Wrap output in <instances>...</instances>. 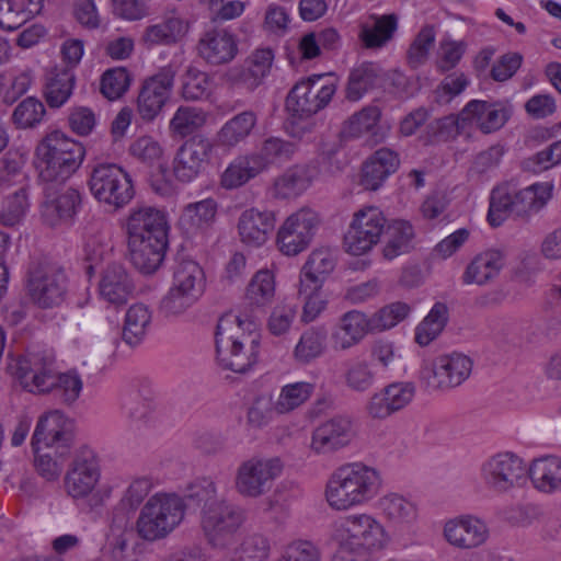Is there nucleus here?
<instances>
[{
    "mask_svg": "<svg viewBox=\"0 0 561 561\" xmlns=\"http://www.w3.org/2000/svg\"><path fill=\"white\" fill-rule=\"evenodd\" d=\"M309 184L305 170L293 168L275 180L273 195L283 199L293 198L306 191Z\"/></svg>",
    "mask_w": 561,
    "mask_h": 561,
    "instance_id": "nucleus-58",
    "label": "nucleus"
},
{
    "mask_svg": "<svg viewBox=\"0 0 561 561\" xmlns=\"http://www.w3.org/2000/svg\"><path fill=\"white\" fill-rule=\"evenodd\" d=\"M100 481L101 466L96 454L90 448H81L68 465L64 477L65 492L87 512H95L112 496V488L101 485Z\"/></svg>",
    "mask_w": 561,
    "mask_h": 561,
    "instance_id": "nucleus-4",
    "label": "nucleus"
},
{
    "mask_svg": "<svg viewBox=\"0 0 561 561\" xmlns=\"http://www.w3.org/2000/svg\"><path fill=\"white\" fill-rule=\"evenodd\" d=\"M73 442L71 421L59 410L43 414L36 424L31 445L34 451L39 445L61 449L60 456L66 455Z\"/></svg>",
    "mask_w": 561,
    "mask_h": 561,
    "instance_id": "nucleus-20",
    "label": "nucleus"
},
{
    "mask_svg": "<svg viewBox=\"0 0 561 561\" xmlns=\"http://www.w3.org/2000/svg\"><path fill=\"white\" fill-rule=\"evenodd\" d=\"M371 23L360 26L359 38L367 48L385 46L398 28V16L394 13L370 15Z\"/></svg>",
    "mask_w": 561,
    "mask_h": 561,
    "instance_id": "nucleus-43",
    "label": "nucleus"
},
{
    "mask_svg": "<svg viewBox=\"0 0 561 561\" xmlns=\"http://www.w3.org/2000/svg\"><path fill=\"white\" fill-rule=\"evenodd\" d=\"M448 321V308L443 302H436L428 314L415 329V342L421 346L428 345L444 330Z\"/></svg>",
    "mask_w": 561,
    "mask_h": 561,
    "instance_id": "nucleus-53",
    "label": "nucleus"
},
{
    "mask_svg": "<svg viewBox=\"0 0 561 561\" xmlns=\"http://www.w3.org/2000/svg\"><path fill=\"white\" fill-rule=\"evenodd\" d=\"M257 163L251 153L234 158L220 175V185L226 190H236L260 175Z\"/></svg>",
    "mask_w": 561,
    "mask_h": 561,
    "instance_id": "nucleus-46",
    "label": "nucleus"
},
{
    "mask_svg": "<svg viewBox=\"0 0 561 561\" xmlns=\"http://www.w3.org/2000/svg\"><path fill=\"white\" fill-rule=\"evenodd\" d=\"M335 266V257L329 249H316L309 255L300 273L302 291L320 290L324 278Z\"/></svg>",
    "mask_w": 561,
    "mask_h": 561,
    "instance_id": "nucleus-37",
    "label": "nucleus"
},
{
    "mask_svg": "<svg viewBox=\"0 0 561 561\" xmlns=\"http://www.w3.org/2000/svg\"><path fill=\"white\" fill-rule=\"evenodd\" d=\"M50 186L45 187V201L42 204V217L49 226L71 220L81 205V195L78 190L68 187L54 196Z\"/></svg>",
    "mask_w": 561,
    "mask_h": 561,
    "instance_id": "nucleus-29",
    "label": "nucleus"
},
{
    "mask_svg": "<svg viewBox=\"0 0 561 561\" xmlns=\"http://www.w3.org/2000/svg\"><path fill=\"white\" fill-rule=\"evenodd\" d=\"M217 203L213 198H206L196 203L187 204L179 218L182 228L187 231L203 230L208 228L216 218Z\"/></svg>",
    "mask_w": 561,
    "mask_h": 561,
    "instance_id": "nucleus-47",
    "label": "nucleus"
},
{
    "mask_svg": "<svg viewBox=\"0 0 561 561\" xmlns=\"http://www.w3.org/2000/svg\"><path fill=\"white\" fill-rule=\"evenodd\" d=\"M130 84V76L126 68L116 67L106 70L101 80L102 94L111 100L119 99L128 90Z\"/></svg>",
    "mask_w": 561,
    "mask_h": 561,
    "instance_id": "nucleus-61",
    "label": "nucleus"
},
{
    "mask_svg": "<svg viewBox=\"0 0 561 561\" xmlns=\"http://www.w3.org/2000/svg\"><path fill=\"white\" fill-rule=\"evenodd\" d=\"M45 114L42 102L26 98L13 111L12 121L18 128H30L38 124Z\"/></svg>",
    "mask_w": 561,
    "mask_h": 561,
    "instance_id": "nucleus-63",
    "label": "nucleus"
},
{
    "mask_svg": "<svg viewBox=\"0 0 561 561\" xmlns=\"http://www.w3.org/2000/svg\"><path fill=\"white\" fill-rule=\"evenodd\" d=\"M552 185L535 183L526 188L511 193L507 186L492 190L488 211V221L492 227L501 226L506 218L529 220L539 213L551 198Z\"/></svg>",
    "mask_w": 561,
    "mask_h": 561,
    "instance_id": "nucleus-6",
    "label": "nucleus"
},
{
    "mask_svg": "<svg viewBox=\"0 0 561 561\" xmlns=\"http://www.w3.org/2000/svg\"><path fill=\"white\" fill-rule=\"evenodd\" d=\"M327 345L328 330L324 327H311L301 333L294 348V358L300 365H308L324 354Z\"/></svg>",
    "mask_w": 561,
    "mask_h": 561,
    "instance_id": "nucleus-44",
    "label": "nucleus"
},
{
    "mask_svg": "<svg viewBox=\"0 0 561 561\" xmlns=\"http://www.w3.org/2000/svg\"><path fill=\"white\" fill-rule=\"evenodd\" d=\"M528 468L517 455L503 451L489 457L481 466V479L494 494H508L524 485Z\"/></svg>",
    "mask_w": 561,
    "mask_h": 561,
    "instance_id": "nucleus-13",
    "label": "nucleus"
},
{
    "mask_svg": "<svg viewBox=\"0 0 561 561\" xmlns=\"http://www.w3.org/2000/svg\"><path fill=\"white\" fill-rule=\"evenodd\" d=\"M134 285L121 264L108 265L101 277L99 291L101 297L112 305H124L131 295Z\"/></svg>",
    "mask_w": 561,
    "mask_h": 561,
    "instance_id": "nucleus-34",
    "label": "nucleus"
},
{
    "mask_svg": "<svg viewBox=\"0 0 561 561\" xmlns=\"http://www.w3.org/2000/svg\"><path fill=\"white\" fill-rule=\"evenodd\" d=\"M414 396V383L392 382L370 397L367 412L374 419H386L409 405Z\"/></svg>",
    "mask_w": 561,
    "mask_h": 561,
    "instance_id": "nucleus-25",
    "label": "nucleus"
},
{
    "mask_svg": "<svg viewBox=\"0 0 561 561\" xmlns=\"http://www.w3.org/2000/svg\"><path fill=\"white\" fill-rule=\"evenodd\" d=\"M505 265L501 251L490 249L478 253L466 267L462 275L465 284L486 285L495 279Z\"/></svg>",
    "mask_w": 561,
    "mask_h": 561,
    "instance_id": "nucleus-33",
    "label": "nucleus"
},
{
    "mask_svg": "<svg viewBox=\"0 0 561 561\" xmlns=\"http://www.w3.org/2000/svg\"><path fill=\"white\" fill-rule=\"evenodd\" d=\"M377 371L365 359H347L344 363V385L354 392L368 391L376 381Z\"/></svg>",
    "mask_w": 561,
    "mask_h": 561,
    "instance_id": "nucleus-51",
    "label": "nucleus"
},
{
    "mask_svg": "<svg viewBox=\"0 0 561 561\" xmlns=\"http://www.w3.org/2000/svg\"><path fill=\"white\" fill-rule=\"evenodd\" d=\"M216 358L219 366L243 374L259 360L260 333L254 321L234 313L219 318L216 332Z\"/></svg>",
    "mask_w": 561,
    "mask_h": 561,
    "instance_id": "nucleus-2",
    "label": "nucleus"
},
{
    "mask_svg": "<svg viewBox=\"0 0 561 561\" xmlns=\"http://www.w3.org/2000/svg\"><path fill=\"white\" fill-rule=\"evenodd\" d=\"M275 291L274 274L268 270H261L250 280L245 298L252 306L265 307L273 301Z\"/></svg>",
    "mask_w": 561,
    "mask_h": 561,
    "instance_id": "nucleus-54",
    "label": "nucleus"
},
{
    "mask_svg": "<svg viewBox=\"0 0 561 561\" xmlns=\"http://www.w3.org/2000/svg\"><path fill=\"white\" fill-rule=\"evenodd\" d=\"M275 227V215L270 210L245 209L238 220L240 239L247 245L259 248L267 240Z\"/></svg>",
    "mask_w": 561,
    "mask_h": 561,
    "instance_id": "nucleus-28",
    "label": "nucleus"
},
{
    "mask_svg": "<svg viewBox=\"0 0 561 561\" xmlns=\"http://www.w3.org/2000/svg\"><path fill=\"white\" fill-rule=\"evenodd\" d=\"M27 209L28 201L26 190L20 188L4 199L0 219L5 226H14L21 221Z\"/></svg>",
    "mask_w": 561,
    "mask_h": 561,
    "instance_id": "nucleus-62",
    "label": "nucleus"
},
{
    "mask_svg": "<svg viewBox=\"0 0 561 561\" xmlns=\"http://www.w3.org/2000/svg\"><path fill=\"white\" fill-rule=\"evenodd\" d=\"M444 538L453 547L470 550L484 545L489 538V527L484 520L473 515H461L444 525Z\"/></svg>",
    "mask_w": 561,
    "mask_h": 561,
    "instance_id": "nucleus-24",
    "label": "nucleus"
},
{
    "mask_svg": "<svg viewBox=\"0 0 561 561\" xmlns=\"http://www.w3.org/2000/svg\"><path fill=\"white\" fill-rule=\"evenodd\" d=\"M127 241H142L168 238V221L165 215L149 205L131 207L122 225Z\"/></svg>",
    "mask_w": 561,
    "mask_h": 561,
    "instance_id": "nucleus-21",
    "label": "nucleus"
},
{
    "mask_svg": "<svg viewBox=\"0 0 561 561\" xmlns=\"http://www.w3.org/2000/svg\"><path fill=\"white\" fill-rule=\"evenodd\" d=\"M245 520L244 511L225 499L211 502L201 512V528L209 546L227 549Z\"/></svg>",
    "mask_w": 561,
    "mask_h": 561,
    "instance_id": "nucleus-10",
    "label": "nucleus"
},
{
    "mask_svg": "<svg viewBox=\"0 0 561 561\" xmlns=\"http://www.w3.org/2000/svg\"><path fill=\"white\" fill-rule=\"evenodd\" d=\"M297 151V145L293 141L267 137L255 152H251L262 173L271 167H280L291 160Z\"/></svg>",
    "mask_w": 561,
    "mask_h": 561,
    "instance_id": "nucleus-41",
    "label": "nucleus"
},
{
    "mask_svg": "<svg viewBox=\"0 0 561 561\" xmlns=\"http://www.w3.org/2000/svg\"><path fill=\"white\" fill-rule=\"evenodd\" d=\"M187 31L188 22L176 14H171L159 23L146 27L142 42L147 47L172 45L180 42Z\"/></svg>",
    "mask_w": 561,
    "mask_h": 561,
    "instance_id": "nucleus-39",
    "label": "nucleus"
},
{
    "mask_svg": "<svg viewBox=\"0 0 561 561\" xmlns=\"http://www.w3.org/2000/svg\"><path fill=\"white\" fill-rule=\"evenodd\" d=\"M197 51L207 64L218 66L230 62L236 57L238 44L227 30H210L199 38Z\"/></svg>",
    "mask_w": 561,
    "mask_h": 561,
    "instance_id": "nucleus-27",
    "label": "nucleus"
},
{
    "mask_svg": "<svg viewBox=\"0 0 561 561\" xmlns=\"http://www.w3.org/2000/svg\"><path fill=\"white\" fill-rule=\"evenodd\" d=\"M414 230L410 222L405 220H394L387 229V242L383 248V256L387 260L407 253L412 248Z\"/></svg>",
    "mask_w": 561,
    "mask_h": 561,
    "instance_id": "nucleus-52",
    "label": "nucleus"
},
{
    "mask_svg": "<svg viewBox=\"0 0 561 561\" xmlns=\"http://www.w3.org/2000/svg\"><path fill=\"white\" fill-rule=\"evenodd\" d=\"M76 75L70 68L55 67L47 72L44 84V98L51 108L65 105L72 95Z\"/></svg>",
    "mask_w": 561,
    "mask_h": 561,
    "instance_id": "nucleus-38",
    "label": "nucleus"
},
{
    "mask_svg": "<svg viewBox=\"0 0 561 561\" xmlns=\"http://www.w3.org/2000/svg\"><path fill=\"white\" fill-rule=\"evenodd\" d=\"M320 225L319 215L311 208H301L291 214L277 232V247L288 256L305 251Z\"/></svg>",
    "mask_w": 561,
    "mask_h": 561,
    "instance_id": "nucleus-17",
    "label": "nucleus"
},
{
    "mask_svg": "<svg viewBox=\"0 0 561 561\" xmlns=\"http://www.w3.org/2000/svg\"><path fill=\"white\" fill-rule=\"evenodd\" d=\"M91 194L100 202L115 209L125 207L134 197L130 175L118 164L96 163L88 181Z\"/></svg>",
    "mask_w": 561,
    "mask_h": 561,
    "instance_id": "nucleus-12",
    "label": "nucleus"
},
{
    "mask_svg": "<svg viewBox=\"0 0 561 561\" xmlns=\"http://www.w3.org/2000/svg\"><path fill=\"white\" fill-rule=\"evenodd\" d=\"M331 536L339 548L358 551L359 556L381 551L390 541L381 522L367 513L350 514L339 518L332 525Z\"/></svg>",
    "mask_w": 561,
    "mask_h": 561,
    "instance_id": "nucleus-7",
    "label": "nucleus"
},
{
    "mask_svg": "<svg viewBox=\"0 0 561 561\" xmlns=\"http://www.w3.org/2000/svg\"><path fill=\"white\" fill-rule=\"evenodd\" d=\"M322 75L301 80L286 99V110L296 117L311 116L325 107L335 93L333 83L321 84Z\"/></svg>",
    "mask_w": 561,
    "mask_h": 561,
    "instance_id": "nucleus-18",
    "label": "nucleus"
},
{
    "mask_svg": "<svg viewBox=\"0 0 561 561\" xmlns=\"http://www.w3.org/2000/svg\"><path fill=\"white\" fill-rule=\"evenodd\" d=\"M385 226L386 218L379 208L368 206L357 210L344 236L346 252L352 255L369 252L380 241Z\"/></svg>",
    "mask_w": 561,
    "mask_h": 561,
    "instance_id": "nucleus-16",
    "label": "nucleus"
},
{
    "mask_svg": "<svg viewBox=\"0 0 561 561\" xmlns=\"http://www.w3.org/2000/svg\"><path fill=\"white\" fill-rule=\"evenodd\" d=\"M207 121V113L196 106H180L170 121V130L181 137H186L203 127Z\"/></svg>",
    "mask_w": 561,
    "mask_h": 561,
    "instance_id": "nucleus-55",
    "label": "nucleus"
},
{
    "mask_svg": "<svg viewBox=\"0 0 561 561\" xmlns=\"http://www.w3.org/2000/svg\"><path fill=\"white\" fill-rule=\"evenodd\" d=\"M131 264L142 274H153L161 266L168 248V238L127 241Z\"/></svg>",
    "mask_w": 561,
    "mask_h": 561,
    "instance_id": "nucleus-32",
    "label": "nucleus"
},
{
    "mask_svg": "<svg viewBox=\"0 0 561 561\" xmlns=\"http://www.w3.org/2000/svg\"><path fill=\"white\" fill-rule=\"evenodd\" d=\"M268 554L270 543L267 538L262 535H252L234 549L231 561H265Z\"/></svg>",
    "mask_w": 561,
    "mask_h": 561,
    "instance_id": "nucleus-59",
    "label": "nucleus"
},
{
    "mask_svg": "<svg viewBox=\"0 0 561 561\" xmlns=\"http://www.w3.org/2000/svg\"><path fill=\"white\" fill-rule=\"evenodd\" d=\"M528 474L538 491L547 494L561 491L560 457L545 456L533 460Z\"/></svg>",
    "mask_w": 561,
    "mask_h": 561,
    "instance_id": "nucleus-40",
    "label": "nucleus"
},
{
    "mask_svg": "<svg viewBox=\"0 0 561 561\" xmlns=\"http://www.w3.org/2000/svg\"><path fill=\"white\" fill-rule=\"evenodd\" d=\"M462 121L476 124L484 134L500 129L507 121V112L500 104L472 100L462 110Z\"/></svg>",
    "mask_w": 561,
    "mask_h": 561,
    "instance_id": "nucleus-35",
    "label": "nucleus"
},
{
    "mask_svg": "<svg viewBox=\"0 0 561 561\" xmlns=\"http://www.w3.org/2000/svg\"><path fill=\"white\" fill-rule=\"evenodd\" d=\"M382 486L380 472L363 462L336 468L329 477L324 496L334 511L363 506L377 496Z\"/></svg>",
    "mask_w": 561,
    "mask_h": 561,
    "instance_id": "nucleus-3",
    "label": "nucleus"
},
{
    "mask_svg": "<svg viewBox=\"0 0 561 561\" xmlns=\"http://www.w3.org/2000/svg\"><path fill=\"white\" fill-rule=\"evenodd\" d=\"M257 122L256 114L244 111L227 121L217 133V142L222 147L232 148L245 140Z\"/></svg>",
    "mask_w": 561,
    "mask_h": 561,
    "instance_id": "nucleus-45",
    "label": "nucleus"
},
{
    "mask_svg": "<svg viewBox=\"0 0 561 561\" xmlns=\"http://www.w3.org/2000/svg\"><path fill=\"white\" fill-rule=\"evenodd\" d=\"M152 312L145 304L131 305L126 313L122 330V339L129 346L139 345L149 332Z\"/></svg>",
    "mask_w": 561,
    "mask_h": 561,
    "instance_id": "nucleus-42",
    "label": "nucleus"
},
{
    "mask_svg": "<svg viewBox=\"0 0 561 561\" xmlns=\"http://www.w3.org/2000/svg\"><path fill=\"white\" fill-rule=\"evenodd\" d=\"M209 76L194 66H188L181 76L180 94L186 101H198L209 94Z\"/></svg>",
    "mask_w": 561,
    "mask_h": 561,
    "instance_id": "nucleus-57",
    "label": "nucleus"
},
{
    "mask_svg": "<svg viewBox=\"0 0 561 561\" xmlns=\"http://www.w3.org/2000/svg\"><path fill=\"white\" fill-rule=\"evenodd\" d=\"M400 160L396 151L380 148L364 163L360 184L365 190H378L386 179L399 168Z\"/></svg>",
    "mask_w": 561,
    "mask_h": 561,
    "instance_id": "nucleus-31",
    "label": "nucleus"
},
{
    "mask_svg": "<svg viewBox=\"0 0 561 561\" xmlns=\"http://www.w3.org/2000/svg\"><path fill=\"white\" fill-rule=\"evenodd\" d=\"M26 288L31 300L39 308L60 306L67 295V277L61 268L50 263H32Z\"/></svg>",
    "mask_w": 561,
    "mask_h": 561,
    "instance_id": "nucleus-15",
    "label": "nucleus"
},
{
    "mask_svg": "<svg viewBox=\"0 0 561 561\" xmlns=\"http://www.w3.org/2000/svg\"><path fill=\"white\" fill-rule=\"evenodd\" d=\"M154 407L152 398L140 391L128 393L124 398L122 405L126 417L130 422V426H135L136 428H139L149 421Z\"/></svg>",
    "mask_w": 561,
    "mask_h": 561,
    "instance_id": "nucleus-56",
    "label": "nucleus"
},
{
    "mask_svg": "<svg viewBox=\"0 0 561 561\" xmlns=\"http://www.w3.org/2000/svg\"><path fill=\"white\" fill-rule=\"evenodd\" d=\"M369 330H373V322L365 313L357 310L344 313L331 335L334 350H350L357 345Z\"/></svg>",
    "mask_w": 561,
    "mask_h": 561,
    "instance_id": "nucleus-30",
    "label": "nucleus"
},
{
    "mask_svg": "<svg viewBox=\"0 0 561 561\" xmlns=\"http://www.w3.org/2000/svg\"><path fill=\"white\" fill-rule=\"evenodd\" d=\"M213 148L211 140L206 137L193 136L187 139L173 159L174 176L183 183L196 179L209 161Z\"/></svg>",
    "mask_w": 561,
    "mask_h": 561,
    "instance_id": "nucleus-22",
    "label": "nucleus"
},
{
    "mask_svg": "<svg viewBox=\"0 0 561 561\" xmlns=\"http://www.w3.org/2000/svg\"><path fill=\"white\" fill-rule=\"evenodd\" d=\"M472 370L470 357L453 353L437 357L431 367L422 370V380L431 390H447L460 386Z\"/></svg>",
    "mask_w": 561,
    "mask_h": 561,
    "instance_id": "nucleus-19",
    "label": "nucleus"
},
{
    "mask_svg": "<svg viewBox=\"0 0 561 561\" xmlns=\"http://www.w3.org/2000/svg\"><path fill=\"white\" fill-rule=\"evenodd\" d=\"M274 54L270 48L254 50L243 62L227 72L228 80L253 91L268 76Z\"/></svg>",
    "mask_w": 561,
    "mask_h": 561,
    "instance_id": "nucleus-26",
    "label": "nucleus"
},
{
    "mask_svg": "<svg viewBox=\"0 0 561 561\" xmlns=\"http://www.w3.org/2000/svg\"><path fill=\"white\" fill-rule=\"evenodd\" d=\"M283 470L284 462L279 457L251 456L236 469V492L245 499H259L272 490Z\"/></svg>",
    "mask_w": 561,
    "mask_h": 561,
    "instance_id": "nucleus-11",
    "label": "nucleus"
},
{
    "mask_svg": "<svg viewBox=\"0 0 561 561\" xmlns=\"http://www.w3.org/2000/svg\"><path fill=\"white\" fill-rule=\"evenodd\" d=\"M35 156L39 180L48 185L61 184L80 168L85 149L62 131L53 130L39 141Z\"/></svg>",
    "mask_w": 561,
    "mask_h": 561,
    "instance_id": "nucleus-5",
    "label": "nucleus"
},
{
    "mask_svg": "<svg viewBox=\"0 0 561 561\" xmlns=\"http://www.w3.org/2000/svg\"><path fill=\"white\" fill-rule=\"evenodd\" d=\"M180 69L181 61L172 59L144 80L137 98V113L144 121L151 122L162 112Z\"/></svg>",
    "mask_w": 561,
    "mask_h": 561,
    "instance_id": "nucleus-14",
    "label": "nucleus"
},
{
    "mask_svg": "<svg viewBox=\"0 0 561 561\" xmlns=\"http://www.w3.org/2000/svg\"><path fill=\"white\" fill-rule=\"evenodd\" d=\"M206 277L199 264L185 259L176 263L171 287L160 301V311L165 317L183 314L204 294Z\"/></svg>",
    "mask_w": 561,
    "mask_h": 561,
    "instance_id": "nucleus-9",
    "label": "nucleus"
},
{
    "mask_svg": "<svg viewBox=\"0 0 561 561\" xmlns=\"http://www.w3.org/2000/svg\"><path fill=\"white\" fill-rule=\"evenodd\" d=\"M320 549L309 540L297 539L283 549L277 561H320Z\"/></svg>",
    "mask_w": 561,
    "mask_h": 561,
    "instance_id": "nucleus-64",
    "label": "nucleus"
},
{
    "mask_svg": "<svg viewBox=\"0 0 561 561\" xmlns=\"http://www.w3.org/2000/svg\"><path fill=\"white\" fill-rule=\"evenodd\" d=\"M378 81L379 67L373 62H363L350 72L346 99L352 102L359 101L377 85Z\"/></svg>",
    "mask_w": 561,
    "mask_h": 561,
    "instance_id": "nucleus-48",
    "label": "nucleus"
},
{
    "mask_svg": "<svg viewBox=\"0 0 561 561\" xmlns=\"http://www.w3.org/2000/svg\"><path fill=\"white\" fill-rule=\"evenodd\" d=\"M354 437L352 419L346 415H335L313 430L310 448L317 455H328L345 448Z\"/></svg>",
    "mask_w": 561,
    "mask_h": 561,
    "instance_id": "nucleus-23",
    "label": "nucleus"
},
{
    "mask_svg": "<svg viewBox=\"0 0 561 561\" xmlns=\"http://www.w3.org/2000/svg\"><path fill=\"white\" fill-rule=\"evenodd\" d=\"M298 305L293 300H283L277 304L268 319V330L273 335H283L287 333L297 317Z\"/></svg>",
    "mask_w": 561,
    "mask_h": 561,
    "instance_id": "nucleus-60",
    "label": "nucleus"
},
{
    "mask_svg": "<svg viewBox=\"0 0 561 561\" xmlns=\"http://www.w3.org/2000/svg\"><path fill=\"white\" fill-rule=\"evenodd\" d=\"M380 117L381 111L378 106H366L344 123L341 134L345 139L359 138L365 134L376 135Z\"/></svg>",
    "mask_w": 561,
    "mask_h": 561,
    "instance_id": "nucleus-50",
    "label": "nucleus"
},
{
    "mask_svg": "<svg viewBox=\"0 0 561 561\" xmlns=\"http://www.w3.org/2000/svg\"><path fill=\"white\" fill-rule=\"evenodd\" d=\"M314 389L316 385L308 381L284 385L275 400L277 414H288L299 409L312 397Z\"/></svg>",
    "mask_w": 561,
    "mask_h": 561,
    "instance_id": "nucleus-49",
    "label": "nucleus"
},
{
    "mask_svg": "<svg viewBox=\"0 0 561 561\" xmlns=\"http://www.w3.org/2000/svg\"><path fill=\"white\" fill-rule=\"evenodd\" d=\"M7 371L20 386L33 394H51L59 402L75 403L83 388L76 370L59 373L55 356L45 350L27 351L21 355H8Z\"/></svg>",
    "mask_w": 561,
    "mask_h": 561,
    "instance_id": "nucleus-1",
    "label": "nucleus"
},
{
    "mask_svg": "<svg viewBox=\"0 0 561 561\" xmlns=\"http://www.w3.org/2000/svg\"><path fill=\"white\" fill-rule=\"evenodd\" d=\"M382 517L397 527L410 526L416 522L419 510L415 502L397 492H389L378 500Z\"/></svg>",
    "mask_w": 561,
    "mask_h": 561,
    "instance_id": "nucleus-36",
    "label": "nucleus"
},
{
    "mask_svg": "<svg viewBox=\"0 0 561 561\" xmlns=\"http://www.w3.org/2000/svg\"><path fill=\"white\" fill-rule=\"evenodd\" d=\"M186 505L175 493H157L141 507L136 520L138 536L156 541L169 536L183 522Z\"/></svg>",
    "mask_w": 561,
    "mask_h": 561,
    "instance_id": "nucleus-8",
    "label": "nucleus"
}]
</instances>
